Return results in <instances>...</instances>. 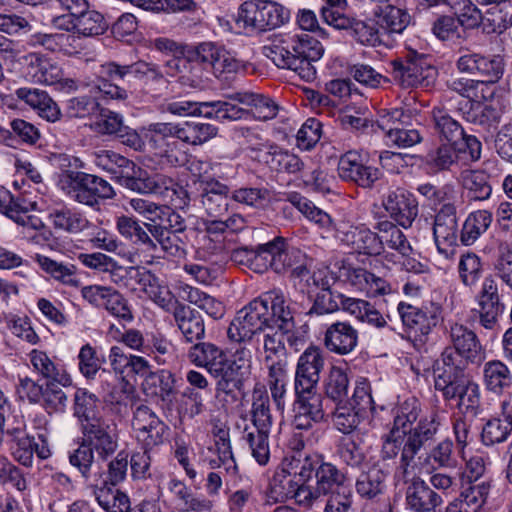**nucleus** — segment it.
<instances>
[{
  "mask_svg": "<svg viewBox=\"0 0 512 512\" xmlns=\"http://www.w3.org/2000/svg\"><path fill=\"white\" fill-rule=\"evenodd\" d=\"M189 361L205 368L216 379V392L235 396L251 373L252 355L245 347L237 349L229 358L224 349L211 342H198L188 350Z\"/></svg>",
  "mask_w": 512,
  "mask_h": 512,
  "instance_id": "f257e3e1",
  "label": "nucleus"
},
{
  "mask_svg": "<svg viewBox=\"0 0 512 512\" xmlns=\"http://www.w3.org/2000/svg\"><path fill=\"white\" fill-rule=\"evenodd\" d=\"M274 322L284 330L295 327L293 312L280 289H272L239 310L230 323L227 336L233 342L250 341Z\"/></svg>",
  "mask_w": 512,
  "mask_h": 512,
  "instance_id": "f03ea898",
  "label": "nucleus"
},
{
  "mask_svg": "<svg viewBox=\"0 0 512 512\" xmlns=\"http://www.w3.org/2000/svg\"><path fill=\"white\" fill-rule=\"evenodd\" d=\"M323 51L321 43L307 33L275 35L262 48L263 55L278 68L292 70L307 82L316 78L313 62L322 57Z\"/></svg>",
  "mask_w": 512,
  "mask_h": 512,
  "instance_id": "7ed1b4c3",
  "label": "nucleus"
},
{
  "mask_svg": "<svg viewBox=\"0 0 512 512\" xmlns=\"http://www.w3.org/2000/svg\"><path fill=\"white\" fill-rule=\"evenodd\" d=\"M437 434V426L433 420H424L420 425L413 430L406 441L401 442L399 447H396V452L391 454L385 451L386 442H382L380 449V459L382 461L394 460L398 455L400 459L395 468L394 477L402 481L406 486L412 481V477H417L414 474L416 463L415 457L422 448L434 442Z\"/></svg>",
  "mask_w": 512,
  "mask_h": 512,
  "instance_id": "20e7f679",
  "label": "nucleus"
},
{
  "mask_svg": "<svg viewBox=\"0 0 512 512\" xmlns=\"http://www.w3.org/2000/svg\"><path fill=\"white\" fill-rule=\"evenodd\" d=\"M62 190L75 202L96 207L100 200L112 199L115 191L105 179L81 171L65 170L60 175Z\"/></svg>",
  "mask_w": 512,
  "mask_h": 512,
  "instance_id": "39448f33",
  "label": "nucleus"
},
{
  "mask_svg": "<svg viewBox=\"0 0 512 512\" xmlns=\"http://www.w3.org/2000/svg\"><path fill=\"white\" fill-rule=\"evenodd\" d=\"M289 19V11L268 0L245 1L238 8L236 24L248 31H267L280 27Z\"/></svg>",
  "mask_w": 512,
  "mask_h": 512,
  "instance_id": "423d86ee",
  "label": "nucleus"
},
{
  "mask_svg": "<svg viewBox=\"0 0 512 512\" xmlns=\"http://www.w3.org/2000/svg\"><path fill=\"white\" fill-rule=\"evenodd\" d=\"M424 420H433L437 426V431L439 430L440 423L435 413L422 416V404L419 399L414 396L406 398L395 409L391 430L381 438L382 442H386L385 451L394 454L396 447H399L401 442L406 441L409 434Z\"/></svg>",
  "mask_w": 512,
  "mask_h": 512,
  "instance_id": "0eeeda50",
  "label": "nucleus"
},
{
  "mask_svg": "<svg viewBox=\"0 0 512 512\" xmlns=\"http://www.w3.org/2000/svg\"><path fill=\"white\" fill-rule=\"evenodd\" d=\"M392 75L402 87L430 86L436 76V70L424 54L409 51L403 58L391 61Z\"/></svg>",
  "mask_w": 512,
  "mask_h": 512,
  "instance_id": "6e6552de",
  "label": "nucleus"
},
{
  "mask_svg": "<svg viewBox=\"0 0 512 512\" xmlns=\"http://www.w3.org/2000/svg\"><path fill=\"white\" fill-rule=\"evenodd\" d=\"M505 294H507V290L504 288L500 290L499 283L494 276L490 274L484 277L475 299L479 323L485 329L492 330L497 326L499 317L506 309Z\"/></svg>",
  "mask_w": 512,
  "mask_h": 512,
  "instance_id": "1a4fd4ad",
  "label": "nucleus"
},
{
  "mask_svg": "<svg viewBox=\"0 0 512 512\" xmlns=\"http://www.w3.org/2000/svg\"><path fill=\"white\" fill-rule=\"evenodd\" d=\"M465 365L463 361H457V356L451 350H444L437 361L433 371L434 387L445 400H455L469 380L464 373Z\"/></svg>",
  "mask_w": 512,
  "mask_h": 512,
  "instance_id": "9d476101",
  "label": "nucleus"
},
{
  "mask_svg": "<svg viewBox=\"0 0 512 512\" xmlns=\"http://www.w3.org/2000/svg\"><path fill=\"white\" fill-rule=\"evenodd\" d=\"M146 137L149 145L171 166H180L185 161L183 154H178L179 141H182L179 123L156 122L147 127Z\"/></svg>",
  "mask_w": 512,
  "mask_h": 512,
  "instance_id": "9b49d317",
  "label": "nucleus"
},
{
  "mask_svg": "<svg viewBox=\"0 0 512 512\" xmlns=\"http://www.w3.org/2000/svg\"><path fill=\"white\" fill-rule=\"evenodd\" d=\"M196 60L211 67L213 74L219 79L245 72L248 63L237 59L230 51L211 42L199 44L195 49Z\"/></svg>",
  "mask_w": 512,
  "mask_h": 512,
  "instance_id": "f8f14e48",
  "label": "nucleus"
},
{
  "mask_svg": "<svg viewBox=\"0 0 512 512\" xmlns=\"http://www.w3.org/2000/svg\"><path fill=\"white\" fill-rule=\"evenodd\" d=\"M433 237L439 253L448 257L460 241L457 207L452 202L444 203L434 216Z\"/></svg>",
  "mask_w": 512,
  "mask_h": 512,
  "instance_id": "ddd939ff",
  "label": "nucleus"
},
{
  "mask_svg": "<svg viewBox=\"0 0 512 512\" xmlns=\"http://www.w3.org/2000/svg\"><path fill=\"white\" fill-rule=\"evenodd\" d=\"M337 172L343 181L365 189L372 188L381 177L380 170L367 165L363 155L356 150H349L340 156Z\"/></svg>",
  "mask_w": 512,
  "mask_h": 512,
  "instance_id": "4468645a",
  "label": "nucleus"
},
{
  "mask_svg": "<svg viewBox=\"0 0 512 512\" xmlns=\"http://www.w3.org/2000/svg\"><path fill=\"white\" fill-rule=\"evenodd\" d=\"M397 310L409 334L419 338V340H422V338L431 333L441 317L440 306L433 303L419 308L405 302H400Z\"/></svg>",
  "mask_w": 512,
  "mask_h": 512,
  "instance_id": "2eb2a0df",
  "label": "nucleus"
},
{
  "mask_svg": "<svg viewBox=\"0 0 512 512\" xmlns=\"http://www.w3.org/2000/svg\"><path fill=\"white\" fill-rule=\"evenodd\" d=\"M132 428L145 448H153L164 443L168 426L147 405L141 404L133 411Z\"/></svg>",
  "mask_w": 512,
  "mask_h": 512,
  "instance_id": "dca6fc26",
  "label": "nucleus"
},
{
  "mask_svg": "<svg viewBox=\"0 0 512 512\" xmlns=\"http://www.w3.org/2000/svg\"><path fill=\"white\" fill-rule=\"evenodd\" d=\"M135 70L136 63L120 65L116 62H107L102 64L99 67L96 88L111 99L126 100L128 91L121 84L135 78Z\"/></svg>",
  "mask_w": 512,
  "mask_h": 512,
  "instance_id": "f3484780",
  "label": "nucleus"
},
{
  "mask_svg": "<svg viewBox=\"0 0 512 512\" xmlns=\"http://www.w3.org/2000/svg\"><path fill=\"white\" fill-rule=\"evenodd\" d=\"M121 276H129L130 280L138 283L142 290L149 296V298L156 303L159 307L167 312H174L178 305H182L168 289L167 286L160 285L158 278L151 271L139 267H127L119 271Z\"/></svg>",
  "mask_w": 512,
  "mask_h": 512,
  "instance_id": "a211bd4d",
  "label": "nucleus"
},
{
  "mask_svg": "<svg viewBox=\"0 0 512 512\" xmlns=\"http://www.w3.org/2000/svg\"><path fill=\"white\" fill-rule=\"evenodd\" d=\"M81 441L91 448L99 459L107 460L118 448V438L110 425L102 419L80 428Z\"/></svg>",
  "mask_w": 512,
  "mask_h": 512,
  "instance_id": "6ab92c4d",
  "label": "nucleus"
},
{
  "mask_svg": "<svg viewBox=\"0 0 512 512\" xmlns=\"http://www.w3.org/2000/svg\"><path fill=\"white\" fill-rule=\"evenodd\" d=\"M25 77L32 83L55 85L63 80L61 67L44 54L32 52L23 57Z\"/></svg>",
  "mask_w": 512,
  "mask_h": 512,
  "instance_id": "aec40b11",
  "label": "nucleus"
},
{
  "mask_svg": "<svg viewBox=\"0 0 512 512\" xmlns=\"http://www.w3.org/2000/svg\"><path fill=\"white\" fill-rule=\"evenodd\" d=\"M448 334L452 348L445 350H451L457 356V361L466 364L480 359L482 346L473 330L461 323L452 322L449 323Z\"/></svg>",
  "mask_w": 512,
  "mask_h": 512,
  "instance_id": "412c9836",
  "label": "nucleus"
},
{
  "mask_svg": "<svg viewBox=\"0 0 512 512\" xmlns=\"http://www.w3.org/2000/svg\"><path fill=\"white\" fill-rule=\"evenodd\" d=\"M272 250V270L276 273H285L289 270L297 276L307 272L306 257L298 248L291 247L286 243L285 238L275 237L270 241Z\"/></svg>",
  "mask_w": 512,
  "mask_h": 512,
  "instance_id": "4be33fe9",
  "label": "nucleus"
},
{
  "mask_svg": "<svg viewBox=\"0 0 512 512\" xmlns=\"http://www.w3.org/2000/svg\"><path fill=\"white\" fill-rule=\"evenodd\" d=\"M382 205L389 216L404 228L411 227L418 215V202L413 194L402 188L389 191Z\"/></svg>",
  "mask_w": 512,
  "mask_h": 512,
  "instance_id": "5701e85b",
  "label": "nucleus"
},
{
  "mask_svg": "<svg viewBox=\"0 0 512 512\" xmlns=\"http://www.w3.org/2000/svg\"><path fill=\"white\" fill-rule=\"evenodd\" d=\"M443 504L441 495L421 477H412L405 488V506L411 512H436Z\"/></svg>",
  "mask_w": 512,
  "mask_h": 512,
  "instance_id": "b1692460",
  "label": "nucleus"
},
{
  "mask_svg": "<svg viewBox=\"0 0 512 512\" xmlns=\"http://www.w3.org/2000/svg\"><path fill=\"white\" fill-rule=\"evenodd\" d=\"M324 359L319 348L310 346L299 357L294 379V390L317 388Z\"/></svg>",
  "mask_w": 512,
  "mask_h": 512,
  "instance_id": "393cba45",
  "label": "nucleus"
},
{
  "mask_svg": "<svg viewBox=\"0 0 512 512\" xmlns=\"http://www.w3.org/2000/svg\"><path fill=\"white\" fill-rule=\"evenodd\" d=\"M152 225H158V223L141 222L136 218L125 215L118 217L116 220V229L119 234L149 253H155L154 236H152L150 230Z\"/></svg>",
  "mask_w": 512,
  "mask_h": 512,
  "instance_id": "a878e982",
  "label": "nucleus"
},
{
  "mask_svg": "<svg viewBox=\"0 0 512 512\" xmlns=\"http://www.w3.org/2000/svg\"><path fill=\"white\" fill-rule=\"evenodd\" d=\"M167 490L172 495L179 512H211L213 501L202 495H196L178 478H171L167 482Z\"/></svg>",
  "mask_w": 512,
  "mask_h": 512,
  "instance_id": "bb28decb",
  "label": "nucleus"
},
{
  "mask_svg": "<svg viewBox=\"0 0 512 512\" xmlns=\"http://www.w3.org/2000/svg\"><path fill=\"white\" fill-rule=\"evenodd\" d=\"M358 331L349 322L337 321L325 331L324 345L332 353L347 355L358 344Z\"/></svg>",
  "mask_w": 512,
  "mask_h": 512,
  "instance_id": "cd10ccee",
  "label": "nucleus"
},
{
  "mask_svg": "<svg viewBox=\"0 0 512 512\" xmlns=\"http://www.w3.org/2000/svg\"><path fill=\"white\" fill-rule=\"evenodd\" d=\"M229 187L216 179L206 182L200 194V204L210 218H222L229 209Z\"/></svg>",
  "mask_w": 512,
  "mask_h": 512,
  "instance_id": "c85d7f7f",
  "label": "nucleus"
},
{
  "mask_svg": "<svg viewBox=\"0 0 512 512\" xmlns=\"http://www.w3.org/2000/svg\"><path fill=\"white\" fill-rule=\"evenodd\" d=\"M385 4L379 6L374 15L383 38H393L406 30L411 22V16L405 8L389 4V2Z\"/></svg>",
  "mask_w": 512,
  "mask_h": 512,
  "instance_id": "c756f323",
  "label": "nucleus"
},
{
  "mask_svg": "<svg viewBox=\"0 0 512 512\" xmlns=\"http://www.w3.org/2000/svg\"><path fill=\"white\" fill-rule=\"evenodd\" d=\"M175 376L166 369L149 372L142 383L144 394L164 404H171L175 398Z\"/></svg>",
  "mask_w": 512,
  "mask_h": 512,
  "instance_id": "7c9ffc66",
  "label": "nucleus"
},
{
  "mask_svg": "<svg viewBox=\"0 0 512 512\" xmlns=\"http://www.w3.org/2000/svg\"><path fill=\"white\" fill-rule=\"evenodd\" d=\"M175 324L187 342L199 341L205 336V324L198 311L189 305H178L172 313Z\"/></svg>",
  "mask_w": 512,
  "mask_h": 512,
  "instance_id": "2f4dec72",
  "label": "nucleus"
},
{
  "mask_svg": "<svg viewBox=\"0 0 512 512\" xmlns=\"http://www.w3.org/2000/svg\"><path fill=\"white\" fill-rule=\"evenodd\" d=\"M28 358L33 371L42 378L56 382L62 386L71 384L72 379L70 375L56 362L54 357H50L45 351L33 349L28 354Z\"/></svg>",
  "mask_w": 512,
  "mask_h": 512,
  "instance_id": "473e14b6",
  "label": "nucleus"
},
{
  "mask_svg": "<svg viewBox=\"0 0 512 512\" xmlns=\"http://www.w3.org/2000/svg\"><path fill=\"white\" fill-rule=\"evenodd\" d=\"M108 28L104 16L93 9L91 5L85 9L76 19L60 31L76 32L81 38H90L102 35Z\"/></svg>",
  "mask_w": 512,
  "mask_h": 512,
  "instance_id": "72a5a7b5",
  "label": "nucleus"
},
{
  "mask_svg": "<svg viewBox=\"0 0 512 512\" xmlns=\"http://www.w3.org/2000/svg\"><path fill=\"white\" fill-rule=\"evenodd\" d=\"M89 488L105 512H128L130 509L129 497L116 486L96 482L91 483Z\"/></svg>",
  "mask_w": 512,
  "mask_h": 512,
  "instance_id": "f704fd0d",
  "label": "nucleus"
},
{
  "mask_svg": "<svg viewBox=\"0 0 512 512\" xmlns=\"http://www.w3.org/2000/svg\"><path fill=\"white\" fill-rule=\"evenodd\" d=\"M73 415L80 428L104 419L101 415L100 400L87 389L78 388L73 397Z\"/></svg>",
  "mask_w": 512,
  "mask_h": 512,
  "instance_id": "c9c22d12",
  "label": "nucleus"
},
{
  "mask_svg": "<svg viewBox=\"0 0 512 512\" xmlns=\"http://www.w3.org/2000/svg\"><path fill=\"white\" fill-rule=\"evenodd\" d=\"M250 419L254 429L271 430L273 415L265 385L256 384L251 395Z\"/></svg>",
  "mask_w": 512,
  "mask_h": 512,
  "instance_id": "e433bc0d",
  "label": "nucleus"
},
{
  "mask_svg": "<svg viewBox=\"0 0 512 512\" xmlns=\"http://www.w3.org/2000/svg\"><path fill=\"white\" fill-rule=\"evenodd\" d=\"M341 309L360 322L383 328L387 325L384 315L370 302L351 297H340Z\"/></svg>",
  "mask_w": 512,
  "mask_h": 512,
  "instance_id": "4c0bfd02",
  "label": "nucleus"
},
{
  "mask_svg": "<svg viewBox=\"0 0 512 512\" xmlns=\"http://www.w3.org/2000/svg\"><path fill=\"white\" fill-rule=\"evenodd\" d=\"M298 480L287 473L281 465L275 470L269 481L265 495L267 504L285 503L291 499Z\"/></svg>",
  "mask_w": 512,
  "mask_h": 512,
  "instance_id": "58836bf2",
  "label": "nucleus"
},
{
  "mask_svg": "<svg viewBox=\"0 0 512 512\" xmlns=\"http://www.w3.org/2000/svg\"><path fill=\"white\" fill-rule=\"evenodd\" d=\"M386 477L387 473L377 463H374L358 476L355 483L357 494L366 500L377 498L383 494L386 488Z\"/></svg>",
  "mask_w": 512,
  "mask_h": 512,
  "instance_id": "ea45409f",
  "label": "nucleus"
},
{
  "mask_svg": "<svg viewBox=\"0 0 512 512\" xmlns=\"http://www.w3.org/2000/svg\"><path fill=\"white\" fill-rule=\"evenodd\" d=\"M230 98L249 108L254 118L267 121L276 117L278 105L269 97L252 92H238Z\"/></svg>",
  "mask_w": 512,
  "mask_h": 512,
  "instance_id": "a19ab883",
  "label": "nucleus"
},
{
  "mask_svg": "<svg viewBox=\"0 0 512 512\" xmlns=\"http://www.w3.org/2000/svg\"><path fill=\"white\" fill-rule=\"evenodd\" d=\"M320 456L319 454L295 451L292 455L285 457L280 465L299 482L310 481Z\"/></svg>",
  "mask_w": 512,
  "mask_h": 512,
  "instance_id": "79ce46f5",
  "label": "nucleus"
},
{
  "mask_svg": "<svg viewBox=\"0 0 512 512\" xmlns=\"http://www.w3.org/2000/svg\"><path fill=\"white\" fill-rule=\"evenodd\" d=\"M508 406L507 401L501 404L504 418L493 417L484 424L481 432V441L484 445L490 446L507 440L512 431V414L507 413Z\"/></svg>",
  "mask_w": 512,
  "mask_h": 512,
  "instance_id": "37998d69",
  "label": "nucleus"
},
{
  "mask_svg": "<svg viewBox=\"0 0 512 512\" xmlns=\"http://www.w3.org/2000/svg\"><path fill=\"white\" fill-rule=\"evenodd\" d=\"M431 119L435 133L447 143L458 144L460 137L465 136L462 125L445 108L434 107Z\"/></svg>",
  "mask_w": 512,
  "mask_h": 512,
  "instance_id": "c03bdc74",
  "label": "nucleus"
},
{
  "mask_svg": "<svg viewBox=\"0 0 512 512\" xmlns=\"http://www.w3.org/2000/svg\"><path fill=\"white\" fill-rule=\"evenodd\" d=\"M38 438L40 443L35 442L31 437L21 438L14 442V445L11 446L14 459L26 467L32 466L34 453L40 459H47L51 454L48 442L42 434H39Z\"/></svg>",
  "mask_w": 512,
  "mask_h": 512,
  "instance_id": "a18cd8bd",
  "label": "nucleus"
},
{
  "mask_svg": "<svg viewBox=\"0 0 512 512\" xmlns=\"http://www.w3.org/2000/svg\"><path fill=\"white\" fill-rule=\"evenodd\" d=\"M316 487L322 495L336 493L337 490L342 491L343 484L346 481L345 474L337 468L336 465L324 461L320 456L315 473Z\"/></svg>",
  "mask_w": 512,
  "mask_h": 512,
  "instance_id": "49530a36",
  "label": "nucleus"
},
{
  "mask_svg": "<svg viewBox=\"0 0 512 512\" xmlns=\"http://www.w3.org/2000/svg\"><path fill=\"white\" fill-rule=\"evenodd\" d=\"M351 248L361 254L378 256L382 254L379 232H372L366 228H351L343 239Z\"/></svg>",
  "mask_w": 512,
  "mask_h": 512,
  "instance_id": "de8ad7c7",
  "label": "nucleus"
},
{
  "mask_svg": "<svg viewBox=\"0 0 512 512\" xmlns=\"http://www.w3.org/2000/svg\"><path fill=\"white\" fill-rule=\"evenodd\" d=\"M483 382L488 391L502 394L512 386V372L500 360H490L483 367Z\"/></svg>",
  "mask_w": 512,
  "mask_h": 512,
  "instance_id": "09e8293b",
  "label": "nucleus"
},
{
  "mask_svg": "<svg viewBox=\"0 0 512 512\" xmlns=\"http://www.w3.org/2000/svg\"><path fill=\"white\" fill-rule=\"evenodd\" d=\"M264 162L271 170L279 173L296 174L305 167L299 156L276 145L270 146L264 154Z\"/></svg>",
  "mask_w": 512,
  "mask_h": 512,
  "instance_id": "8fccbe9b",
  "label": "nucleus"
},
{
  "mask_svg": "<svg viewBox=\"0 0 512 512\" xmlns=\"http://www.w3.org/2000/svg\"><path fill=\"white\" fill-rule=\"evenodd\" d=\"M458 181L472 200L484 201L491 196L492 187L489 176L484 170H463Z\"/></svg>",
  "mask_w": 512,
  "mask_h": 512,
  "instance_id": "3c124183",
  "label": "nucleus"
},
{
  "mask_svg": "<svg viewBox=\"0 0 512 512\" xmlns=\"http://www.w3.org/2000/svg\"><path fill=\"white\" fill-rule=\"evenodd\" d=\"M374 229L379 232L382 253L385 246L397 251L401 256H408L411 253L412 247L405 234L393 222L389 220L379 221Z\"/></svg>",
  "mask_w": 512,
  "mask_h": 512,
  "instance_id": "603ef678",
  "label": "nucleus"
},
{
  "mask_svg": "<svg viewBox=\"0 0 512 512\" xmlns=\"http://www.w3.org/2000/svg\"><path fill=\"white\" fill-rule=\"evenodd\" d=\"M492 213L488 210L471 212L462 225L460 242L465 246L473 245L492 223Z\"/></svg>",
  "mask_w": 512,
  "mask_h": 512,
  "instance_id": "864d4df0",
  "label": "nucleus"
},
{
  "mask_svg": "<svg viewBox=\"0 0 512 512\" xmlns=\"http://www.w3.org/2000/svg\"><path fill=\"white\" fill-rule=\"evenodd\" d=\"M49 217L55 229L72 234L88 230L93 226L83 213L67 207L53 210Z\"/></svg>",
  "mask_w": 512,
  "mask_h": 512,
  "instance_id": "5fc2aeb1",
  "label": "nucleus"
},
{
  "mask_svg": "<svg viewBox=\"0 0 512 512\" xmlns=\"http://www.w3.org/2000/svg\"><path fill=\"white\" fill-rule=\"evenodd\" d=\"M492 276L500 281L507 294L512 293V244L502 241L497 246Z\"/></svg>",
  "mask_w": 512,
  "mask_h": 512,
  "instance_id": "6e6d98bb",
  "label": "nucleus"
},
{
  "mask_svg": "<svg viewBox=\"0 0 512 512\" xmlns=\"http://www.w3.org/2000/svg\"><path fill=\"white\" fill-rule=\"evenodd\" d=\"M267 385L271 392V397L279 410L285 407V397L287 394V371L285 363L280 360L268 364Z\"/></svg>",
  "mask_w": 512,
  "mask_h": 512,
  "instance_id": "4d7b16f0",
  "label": "nucleus"
},
{
  "mask_svg": "<svg viewBox=\"0 0 512 512\" xmlns=\"http://www.w3.org/2000/svg\"><path fill=\"white\" fill-rule=\"evenodd\" d=\"M293 329L294 327L284 330L279 322H274L263 332V348L267 365L275 361L274 358L285 354V340Z\"/></svg>",
  "mask_w": 512,
  "mask_h": 512,
  "instance_id": "13d9d810",
  "label": "nucleus"
},
{
  "mask_svg": "<svg viewBox=\"0 0 512 512\" xmlns=\"http://www.w3.org/2000/svg\"><path fill=\"white\" fill-rule=\"evenodd\" d=\"M93 162L99 168L114 174L121 183V176H126L134 169V162L111 150H99L93 154Z\"/></svg>",
  "mask_w": 512,
  "mask_h": 512,
  "instance_id": "bf43d9fd",
  "label": "nucleus"
},
{
  "mask_svg": "<svg viewBox=\"0 0 512 512\" xmlns=\"http://www.w3.org/2000/svg\"><path fill=\"white\" fill-rule=\"evenodd\" d=\"M348 29L351 36L362 45L376 47L386 42L377 21L375 22L372 19L362 20L353 18Z\"/></svg>",
  "mask_w": 512,
  "mask_h": 512,
  "instance_id": "052dcab7",
  "label": "nucleus"
},
{
  "mask_svg": "<svg viewBox=\"0 0 512 512\" xmlns=\"http://www.w3.org/2000/svg\"><path fill=\"white\" fill-rule=\"evenodd\" d=\"M36 261L41 269L49 274L54 280L71 287H77L79 285V280L76 277L77 269L75 265L58 262L43 255H36Z\"/></svg>",
  "mask_w": 512,
  "mask_h": 512,
  "instance_id": "680f3d73",
  "label": "nucleus"
},
{
  "mask_svg": "<svg viewBox=\"0 0 512 512\" xmlns=\"http://www.w3.org/2000/svg\"><path fill=\"white\" fill-rule=\"evenodd\" d=\"M295 391V406L302 413H306L310 419L321 422L325 418V409L323 406L324 398L317 392V388H303Z\"/></svg>",
  "mask_w": 512,
  "mask_h": 512,
  "instance_id": "e2e57ef3",
  "label": "nucleus"
},
{
  "mask_svg": "<svg viewBox=\"0 0 512 512\" xmlns=\"http://www.w3.org/2000/svg\"><path fill=\"white\" fill-rule=\"evenodd\" d=\"M270 430L254 429L245 426L243 430V440L248 444L252 457L256 462L264 466L270 459L269 448Z\"/></svg>",
  "mask_w": 512,
  "mask_h": 512,
  "instance_id": "0e129e2a",
  "label": "nucleus"
},
{
  "mask_svg": "<svg viewBox=\"0 0 512 512\" xmlns=\"http://www.w3.org/2000/svg\"><path fill=\"white\" fill-rule=\"evenodd\" d=\"M270 430L254 429L245 426L243 430V440L248 444L252 457L256 462L264 466L270 459L269 448Z\"/></svg>",
  "mask_w": 512,
  "mask_h": 512,
  "instance_id": "69168bd1",
  "label": "nucleus"
},
{
  "mask_svg": "<svg viewBox=\"0 0 512 512\" xmlns=\"http://www.w3.org/2000/svg\"><path fill=\"white\" fill-rule=\"evenodd\" d=\"M155 241V252L161 249L164 253L172 257H182L186 254L182 240L177 233L170 232L164 227L163 221L158 225H152L150 229Z\"/></svg>",
  "mask_w": 512,
  "mask_h": 512,
  "instance_id": "338daca9",
  "label": "nucleus"
},
{
  "mask_svg": "<svg viewBox=\"0 0 512 512\" xmlns=\"http://www.w3.org/2000/svg\"><path fill=\"white\" fill-rule=\"evenodd\" d=\"M456 146L457 144L443 143L431 150L426 156V165L434 173L450 170L458 162Z\"/></svg>",
  "mask_w": 512,
  "mask_h": 512,
  "instance_id": "774afa93",
  "label": "nucleus"
}]
</instances>
